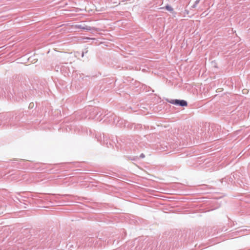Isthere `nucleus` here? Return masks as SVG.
Wrapping results in <instances>:
<instances>
[{"label": "nucleus", "instance_id": "f257e3e1", "mask_svg": "<svg viewBox=\"0 0 250 250\" xmlns=\"http://www.w3.org/2000/svg\"><path fill=\"white\" fill-rule=\"evenodd\" d=\"M169 102L172 104L179 105L181 106H187L188 104V103L187 101L183 100H171Z\"/></svg>", "mask_w": 250, "mask_h": 250}, {"label": "nucleus", "instance_id": "20e7f679", "mask_svg": "<svg viewBox=\"0 0 250 250\" xmlns=\"http://www.w3.org/2000/svg\"><path fill=\"white\" fill-rule=\"evenodd\" d=\"M165 8L167 10L170 11V12L173 11V8L170 6H169L168 5H167V6H166Z\"/></svg>", "mask_w": 250, "mask_h": 250}, {"label": "nucleus", "instance_id": "7ed1b4c3", "mask_svg": "<svg viewBox=\"0 0 250 250\" xmlns=\"http://www.w3.org/2000/svg\"><path fill=\"white\" fill-rule=\"evenodd\" d=\"M60 68V70L61 72H65V73H67V71L68 70V68L67 67H65V66L64 65H61V66L60 67V66H58V69Z\"/></svg>", "mask_w": 250, "mask_h": 250}, {"label": "nucleus", "instance_id": "f03ea898", "mask_svg": "<svg viewBox=\"0 0 250 250\" xmlns=\"http://www.w3.org/2000/svg\"><path fill=\"white\" fill-rule=\"evenodd\" d=\"M77 28L82 29L83 30L90 31L92 29V27L86 25L85 24H81L76 25Z\"/></svg>", "mask_w": 250, "mask_h": 250}, {"label": "nucleus", "instance_id": "39448f33", "mask_svg": "<svg viewBox=\"0 0 250 250\" xmlns=\"http://www.w3.org/2000/svg\"><path fill=\"white\" fill-rule=\"evenodd\" d=\"M199 1H200V0H196L194 3L193 4V5L192 6V8H195L197 5H198V4L199 3Z\"/></svg>", "mask_w": 250, "mask_h": 250}, {"label": "nucleus", "instance_id": "0eeeda50", "mask_svg": "<svg viewBox=\"0 0 250 250\" xmlns=\"http://www.w3.org/2000/svg\"><path fill=\"white\" fill-rule=\"evenodd\" d=\"M84 52H82V57H83L84 56Z\"/></svg>", "mask_w": 250, "mask_h": 250}, {"label": "nucleus", "instance_id": "423d86ee", "mask_svg": "<svg viewBox=\"0 0 250 250\" xmlns=\"http://www.w3.org/2000/svg\"><path fill=\"white\" fill-rule=\"evenodd\" d=\"M140 158H144L145 157V155L143 154V153H142L140 156Z\"/></svg>", "mask_w": 250, "mask_h": 250}]
</instances>
